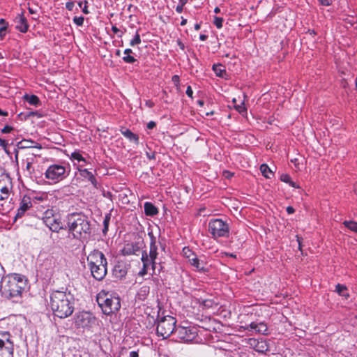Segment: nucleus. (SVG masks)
<instances>
[{"label":"nucleus","instance_id":"17","mask_svg":"<svg viewBox=\"0 0 357 357\" xmlns=\"http://www.w3.org/2000/svg\"><path fill=\"white\" fill-rule=\"evenodd\" d=\"M150 293V287L147 285L142 286L137 291L135 296L136 301H144L146 299Z\"/></svg>","mask_w":357,"mask_h":357},{"label":"nucleus","instance_id":"14","mask_svg":"<svg viewBox=\"0 0 357 357\" xmlns=\"http://www.w3.org/2000/svg\"><path fill=\"white\" fill-rule=\"evenodd\" d=\"M174 334L177 337L185 341H189L195 337V333L187 327L178 326L176 327Z\"/></svg>","mask_w":357,"mask_h":357},{"label":"nucleus","instance_id":"52","mask_svg":"<svg viewBox=\"0 0 357 357\" xmlns=\"http://www.w3.org/2000/svg\"><path fill=\"white\" fill-rule=\"evenodd\" d=\"M87 4H88V1H84V8H82V12H83L84 14H86V15L89 13V10H88Z\"/></svg>","mask_w":357,"mask_h":357},{"label":"nucleus","instance_id":"36","mask_svg":"<svg viewBox=\"0 0 357 357\" xmlns=\"http://www.w3.org/2000/svg\"><path fill=\"white\" fill-rule=\"evenodd\" d=\"M150 266H151V263H149V262L143 263V268L139 271V275L141 276H144V275H146L148 273V269Z\"/></svg>","mask_w":357,"mask_h":357},{"label":"nucleus","instance_id":"40","mask_svg":"<svg viewBox=\"0 0 357 357\" xmlns=\"http://www.w3.org/2000/svg\"><path fill=\"white\" fill-rule=\"evenodd\" d=\"M0 146L3 148L6 153H8V151L7 149L8 142L6 140L3 139L0 137Z\"/></svg>","mask_w":357,"mask_h":357},{"label":"nucleus","instance_id":"56","mask_svg":"<svg viewBox=\"0 0 357 357\" xmlns=\"http://www.w3.org/2000/svg\"><path fill=\"white\" fill-rule=\"evenodd\" d=\"M183 6H181V5H178L176 7V11L178 13H181L183 12Z\"/></svg>","mask_w":357,"mask_h":357},{"label":"nucleus","instance_id":"4","mask_svg":"<svg viewBox=\"0 0 357 357\" xmlns=\"http://www.w3.org/2000/svg\"><path fill=\"white\" fill-rule=\"evenodd\" d=\"M96 301L106 315H110L117 312L121 307L120 299L104 291L100 292L96 297Z\"/></svg>","mask_w":357,"mask_h":357},{"label":"nucleus","instance_id":"51","mask_svg":"<svg viewBox=\"0 0 357 357\" xmlns=\"http://www.w3.org/2000/svg\"><path fill=\"white\" fill-rule=\"evenodd\" d=\"M156 126V123L154 121H150L147 123V128L151 130Z\"/></svg>","mask_w":357,"mask_h":357},{"label":"nucleus","instance_id":"1","mask_svg":"<svg viewBox=\"0 0 357 357\" xmlns=\"http://www.w3.org/2000/svg\"><path fill=\"white\" fill-rule=\"evenodd\" d=\"M75 298L70 292L54 291L50 296V307L55 316L64 319L74 311Z\"/></svg>","mask_w":357,"mask_h":357},{"label":"nucleus","instance_id":"62","mask_svg":"<svg viewBox=\"0 0 357 357\" xmlns=\"http://www.w3.org/2000/svg\"><path fill=\"white\" fill-rule=\"evenodd\" d=\"M297 238H298L297 241L298 242V248L300 250H301V240H302V238L298 237V236H297Z\"/></svg>","mask_w":357,"mask_h":357},{"label":"nucleus","instance_id":"44","mask_svg":"<svg viewBox=\"0 0 357 357\" xmlns=\"http://www.w3.org/2000/svg\"><path fill=\"white\" fill-rule=\"evenodd\" d=\"M235 107L236 109L241 114L246 112V108L243 106V103L240 105H236Z\"/></svg>","mask_w":357,"mask_h":357},{"label":"nucleus","instance_id":"39","mask_svg":"<svg viewBox=\"0 0 357 357\" xmlns=\"http://www.w3.org/2000/svg\"><path fill=\"white\" fill-rule=\"evenodd\" d=\"M123 60L124 62L128 63H135L137 61L131 55H126L125 56L123 57Z\"/></svg>","mask_w":357,"mask_h":357},{"label":"nucleus","instance_id":"58","mask_svg":"<svg viewBox=\"0 0 357 357\" xmlns=\"http://www.w3.org/2000/svg\"><path fill=\"white\" fill-rule=\"evenodd\" d=\"M208 38V36L207 35H205V34H201L199 36V39L202 41H204L206 40V39Z\"/></svg>","mask_w":357,"mask_h":357},{"label":"nucleus","instance_id":"61","mask_svg":"<svg viewBox=\"0 0 357 357\" xmlns=\"http://www.w3.org/2000/svg\"><path fill=\"white\" fill-rule=\"evenodd\" d=\"M178 45H179L181 49L184 50L185 45H184V44L181 41L178 40Z\"/></svg>","mask_w":357,"mask_h":357},{"label":"nucleus","instance_id":"43","mask_svg":"<svg viewBox=\"0 0 357 357\" xmlns=\"http://www.w3.org/2000/svg\"><path fill=\"white\" fill-rule=\"evenodd\" d=\"M14 128L12 126H6L3 128L1 129L2 133H10L11 131H13Z\"/></svg>","mask_w":357,"mask_h":357},{"label":"nucleus","instance_id":"53","mask_svg":"<svg viewBox=\"0 0 357 357\" xmlns=\"http://www.w3.org/2000/svg\"><path fill=\"white\" fill-rule=\"evenodd\" d=\"M138 351H130V354H129V356L130 357H139Z\"/></svg>","mask_w":357,"mask_h":357},{"label":"nucleus","instance_id":"59","mask_svg":"<svg viewBox=\"0 0 357 357\" xmlns=\"http://www.w3.org/2000/svg\"><path fill=\"white\" fill-rule=\"evenodd\" d=\"M132 50L130 48L126 49L124 50V54L126 55H130V54H132Z\"/></svg>","mask_w":357,"mask_h":357},{"label":"nucleus","instance_id":"33","mask_svg":"<svg viewBox=\"0 0 357 357\" xmlns=\"http://www.w3.org/2000/svg\"><path fill=\"white\" fill-rule=\"evenodd\" d=\"M344 225L350 230L357 233V222L354 221H344Z\"/></svg>","mask_w":357,"mask_h":357},{"label":"nucleus","instance_id":"5","mask_svg":"<svg viewBox=\"0 0 357 357\" xmlns=\"http://www.w3.org/2000/svg\"><path fill=\"white\" fill-rule=\"evenodd\" d=\"M26 282L23 277L15 275L9 278L6 285L4 287V293L8 294L10 298H20L26 287Z\"/></svg>","mask_w":357,"mask_h":357},{"label":"nucleus","instance_id":"45","mask_svg":"<svg viewBox=\"0 0 357 357\" xmlns=\"http://www.w3.org/2000/svg\"><path fill=\"white\" fill-rule=\"evenodd\" d=\"M75 6V3L73 1H68L66 3V8L69 11H72L73 10Z\"/></svg>","mask_w":357,"mask_h":357},{"label":"nucleus","instance_id":"25","mask_svg":"<svg viewBox=\"0 0 357 357\" xmlns=\"http://www.w3.org/2000/svg\"><path fill=\"white\" fill-rule=\"evenodd\" d=\"M212 68L218 77L223 78L227 74L225 69L222 68L221 64H214Z\"/></svg>","mask_w":357,"mask_h":357},{"label":"nucleus","instance_id":"60","mask_svg":"<svg viewBox=\"0 0 357 357\" xmlns=\"http://www.w3.org/2000/svg\"><path fill=\"white\" fill-rule=\"evenodd\" d=\"M291 186L298 188L299 186L296 185V183L291 180V182L289 183Z\"/></svg>","mask_w":357,"mask_h":357},{"label":"nucleus","instance_id":"50","mask_svg":"<svg viewBox=\"0 0 357 357\" xmlns=\"http://www.w3.org/2000/svg\"><path fill=\"white\" fill-rule=\"evenodd\" d=\"M234 175L233 173L230 172L229 171H224L223 172V176L227 178H230Z\"/></svg>","mask_w":357,"mask_h":357},{"label":"nucleus","instance_id":"42","mask_svg":"<svg viewBox=\"0 0 357 357\" xmlns=\"http://www.w3.org/2000/svg\"><path fill=\"white\" fill-rule=\"evenodd\" d=\"M148 235L149 236L150 240H151L150 245H157L156 244L157 243L156 238L153 235V232L152 231L149 232Z\"/></svg>","mask_w":357,"mask_h":357},{"label":"nucleus","instance_id":"28","mask_svg":"<svg viewBox=\"0 0 357 357\" xmlns=\"http://www.w3.org/2000/svg\"><path fill=\"white\" fill-rule=\"evenodd\" d=\"M257 332L262 335H268V327L264 322H259L257 324Z\"/></svg>","mask_w":357,"mask_h":357},{"label":"nucleus","instance_id":"8","mask_svg":"<svg viewBox=\"0 0 357 357\" xmlns=\"http://www.w3.org/2000/svg\"><path fill=\"white\" fill-rule=\"evenodd\" d=\"M208 231L215 238L227 237L229 234L228 224L221 219H214L208 222Z\"/></svg>","mask_w":357,"mask_h":357},{"label":"nucleus","instance_id":"22","mask_svg":"<svg viewBox=\"0 0 357 357\" xmlns=\"http://www.w3.org/2000/svg\"><path fill=\"white\" fill-rule=\"evenodd\" d=\"M121 134L128 139L130 142H134L136 144H139V137L133 133L130 130L126 129V130H121Z\"/></svg>","mask_w":357,"mask_h":357},{"label":"nucleus","instance_id":"9","mask_svg":"<svg viewBox=\"0 0 357 357\" xmlns=\"http://www.w3.org/2000/svg\"><path fill=\"white\" fill-rule=\"evenodd\" d=\"M45 178L54 181V183L59 182L65 178L68 174L65 167L61 165H52L45 172Z\"/></svg>","mask_w":357,"mask_h":357},{"label":"nucleus","instance_id":"32","mask_svg":"<svg viewBox=\"0 0 357 357\" xmlns=\"http://www.w3.org/2000/svg\"><path fill=\"white\" fill-rule=\"evenodd\" d=\"M8 28V23L5 20H0V38L2 39L3 37L6 35V31Z\"/></svg>","mask_w":357,"mask_h":357},{"label":"nucleus","instance_id":"35","mask_svg":"<svg viewBox=\"0 0 357 357\" xmlns=\"http://www.w3.org/2000/svg\"><path fill=\"white\" fill-rule=\"evenodd\" d=\"M223 18L218 16H214L213 24L218 29L222 27Z\"/></svg>","mask_w":357,"mask_h":357},{"label":"nucleus","instance_id":"49","mask_svg":"<svg viewBox=\"0 0 357 357\" xmlns=\"http://www.w3.org/2000/svg\"><path fill=\"white\" fill-rule=\"evenodd\" d=\"M185 93H186V94H187V96H189V97H190V98H192V97L193 91H192V88H191V86H188L187 87L186 92H185Z\"/></svg>","mask_w":357,"mask_h":357},{"label":"nucleus","instance_id":"23","mask_svg":"<svg viewBox=\"0 0 357 357\" xmlns=\"http://www.w3.org/2000/svg\"><path fill=\"white\" fill-rule=\"evenodd\" d=\"M141 260H142V263H144V262L151 263L153 274H155V268H156L157 263H156V261L151 260V259L149 257V254L148 255L146 250L142 251Z\"/></svg>","mask_w":357,"mask_h":357},{"label":"nucleus","instance_id":"30","mask_svg":"<svg viewBox=\"0 0 357 357\" xmlns=\"http://www.w3.org/2000/svg\"><path fill=\"white\" fill-rule=\"evenodd\" d=\"M201 305L204 308L209 309L216 306L217 303L212 299H205L202 301Z\"/></svg>","mask_w":357,"mask_h":357},{"label":"nucleus","instance_id":"34","mask_svg":"<svg viewBox=\"0 0 357 357\" xmlns=\"http://www.w3.org/2000/svg\"><path fill=\"white\" fill-rule=\"evenodd\" d=\"M70 158L73 160H77L78 162H83L86 163V160L82 155L77 151L72 153Z\"/></svg>","mask_w":357,"mask_h":357},{"label":"nucleus","instance_id":"6","mask_svg":"<svg viewBox=\"0 0 357 357\" xmlns=\"http://www.w3.org/2000/svg\"><path fill=\"white\" fill-rule=\"evenodd\" d=\"M176 321L174 317L167 316L162 317L157 325V334L164 339L169 337L172 333H175Z\"/></svg>","mask_w":357,"mask_h":357},{"label":"nucleus","instance_id":"46","mask_svg":"<svg viewBox=\"0 0 357 357\" xmlns=\"http://www.w3.org/2000/svg\"><path fill=\"white\" fill-rule=\"evenodd\" d=\"M257 324L258 323H255V322H252L248 327H247V329L248 330H254L257 332Z\"/></svg>","mask_w":357,"mask_h":357},{"label":"nucleus","instance_id":"63","mask_svg":"<svg viewBox=\"0 0 357 357\" xmlns=\"http://www.w3.org/2000/svg\"><path fill=\"white\" fill-rule=\"evenodd\" d=\"M188 0H179V5L184 6L187 3Z\"/></svg>","mask_w":357,"mask_h":357},{"label":"nucleus","instance_id":"64","mask_svg":"<svg viewBox=\"0 0 357 357\" xmlns=\"http://www.w3.org/2000/svg\"><path fill=\"white\" fill-rule=\"evenodd\" d=\"M182 18V20H181V26H184L187 24V20L186 19H184L183 17H181Z\"/></svg>","mask_w":357,"mask_h":357},{"label":"nucleus","instance_id":"18","mask_svg":"<svg viewBox=\"0 0 357 357\" xmlns=\"http://www.w3.org/2000/svg\"><path fill=\"white\" fill-rule=\"evenodd\" d=\"M78 170H79V174L82 177L88 179V181H90L91 183V184L95 188H97L98 183H97L96 178H95L94 175L91 172H89L86 169L79 168Z\"/></svg>","mask_w":357,"mask_h":357},{"label":"nucleus","instance_id":"20","mask_svg":"<svg viewBox=\"0 0 357 357\" xmlns=\"http://www.w3.org/2000/svg\"><path fill=\"white\" fill-rule=\"evenodd\" d=\"M18 149L37 148L41 149V145L31 140H22L17 145Z\"/></svg>","mask_w":357,"mask_h":357},{"label":"nucleus","instance_id":"48","mask_svg":"<svg viewBox=\"0 0 357 357\" xmlns=\"http://www.w3.org/2000/svg\"><path fill=\"white\" fill-rule=\"evenodd\" d=\"M146 155L147 158L150 160L155 159V151L151 152V153L146 152Z\"/></svg>","mask_w":357,"mask_h":357},{"label":"nucleus","instance_id":"15","mask_svg":"<svg viewBox=\"0 0 357 357\" xmlns=\"http://www.w3.org/2000/svg\"><path fill=\"white\" fill-rule=\"evenodd\" d=\"M32 206L30 198L28 197H24L21 203L20 206L17 210V214L15 215V219L21 218L24 213Z\"/></svg>","mask_w":357,"mask_h":357},{"label":"nucleus","instance_id":"10","mask_svg":"<svg viewBox=\"0 0 357 357\" xmlns=\"http://www.w3.org/2000/svg\"><path fill=\"white\" fill-rule=\"evenodd\" d=\"M43 223L49 227L52 232L58 233L60 230L66 229L67 227L63 225L61 221L52 215V212L47 211L45 215L42 218Z\"/></svg>","mask_w":357,"mask_h":357},{"label":"nucleus","instance_id":"26","mask_svg":"<svg viewBox=\"0 0 357 357\" xmlns=\"http://www.w3.org/2000/svg\"><path fill=\"white\" fill-rule=\"evenodd\" d=\"M260 171L264 176H265L267 178H270L271 176L269 174L273 175V173L272 170L270 169V167L266 164H262L260 166Z\"/></svg>","mask_w":357,"mask_h":357},{"label":"nucleus","instance_id":"13","mask_svg":"<svg viewBox=\"0 0 357 357\" xmlns=\"http://www.w3.org/2000/svg\"><path fill=\"white\" fill-rule=\"evenodd\" d=\"M192 255L193 256L192 258H190V255L187 256L190 264L196 268L198 271L204 273H208L209 271V267L207 266V263L198 259L194 254Z\"/></svg>","mask_w":357,"mask_h":357},{"label":"nucleus","instance_id":"2","mask_svg":"<svg viewBox=\"0 0 357 357\" xmlns=\"http://www.w3.org/2000/svg\"><path fill=\"white\" fill-rule=\"evenodd\" d=\"M69 233L74 238H87L91 233L90 221L83 213H71L67 216V226Z\"/></svg>","mask_w":357,"mask_h":357},{"label":"nucleus","instance_id":"19","mask_svg":"<svg viewBox=\"0 0 357 357\" xmlns=\"http://www.w3.org/2000/svg\"><path fill=\"white\" fill-rule=\"evenodd\" d=\"M144 208V213L147 216L153 217L158 213V209L151 202H145Z\"/></svg>","mask_w":357,"mask_h":357},{"label":"nucleus","instance_id":"21","mask_svg":"<svg viewBox=\"0 0 357 357\" xmlns=\"http://www.w3.org/2000/svg\"><path fill=\"white\" fill-rule=\"evenodd\" d=\"M114 274L116 278L122 279L125 278L127 274V268L123 264H119L114 266Z\"/></svg>","mask_w":357,"mask_h":357},{"label":"nucleus","instance_id":"27","mask_svg":"<svg viewBox=\"0 0 357 357\" xmlns=\"http://www.w3.org/2000/svg\"><path fill=\"white\" fill-rule=\"evenodd\" d=\"M158 255V245H150L149 257L151 259V260L155 261Z\"/></svg>","mask_w":357,"mask_h":357},{"label":"nucleus","instance_id":"29","mask_svg":"<svg viewBox=\"0 0 357 357\" xmlns=\"http://www.w3.org/2000/svg\"><path fill=\"white\" fill-rule=\"evenodd\" d=\"M335 291L342 296H344L346 298L349 296V294L346 292L347 287L344 285L337 284L336 285Z\"/></svg>","mask_w":357,"mask_h":357},{"label":"nucleus","instance_id":"16","mask_svg":"<svg viewBox=\"0 0 357 357\" xmlns=\"http://www.w3.org/2000/svg\"><path fill=\"white\" fill-rule=\"evenodd\" d=\"M17 23L16 29L22 33H26L28 31L29 25L26 17L23 13L18 15L15 18Z\"/></svg>","mask_w":357,"mask_h":357},{"label":"nucleus","instance_id":"24","mask_svg":"<svg viewBox=\"0 0 357 357\" xmlns=\"http://www.w3.org/2000/svg\"><path fill=\"white\" fill-rule=\"evenodd\" d=\"M24 99L31 105L38 106L41 104L38 97L36 95L25 94Z\"/></svg>","mask_w":357,"mask_h":357},{"label":"nucleus","instance_id":"38","mask_svg":"<svg viewBox=\"0 0 357 357\" xmlns=\"http://www.w3.org/2000/svg\"><path fill=\"white\" fill-rule=\"evenodd\" d=\"M84 21V17L82 16H79V17L75 16L73 18L74 23L79 26H81L83 25Z\"/></svg>","mask_w":357,"mask_h":357},{"label":"nucleus","instance_id":"12","mask_svg":"<svg viewBox=\"0 0 357 357\" xmlns=\"http://www.w3.org/2000/svg\"><path fill=\"white\" fill-rule=\"evenodd\" d=\"M143 243V239L140 237H138L135 242H132L125 245L121 250V252L123 255H137V252L140 250Z\"/></svg>","mask_w":357,"mask_h":357},{"label":"nucleus","instance_id":"47","mask_svg":"<svg viewBox=\"0 0 357 357\" xmlns=\"http://www.w3.org/2000/svg\"><path fill=\"white\" fill-rule=\"evenodd\" d=\"M320 3L325 6H328L332 3V0H318Z\"/></svg>","mask_w":357,"mask_h":357},{"label":"nucleus","instance_id":"37","mask_svg":"<svg viewBox=\"0 0 357 357\" xmlns=\"http://www.w3.org/2000/svg\"><path fill=\"white\" fill-rule=\"evenodd\" d=\"M141 43V38H140V36L139 34L138 33V32L136 33L135 37L133 38V39H132L130 42V45L131 46H135L136 45H138Z\"/></svg>","mask_w":357,"mask_h":357},{"label":"nucleus","instance_id":"54","mask_svg":"<svg viewBox=\"0 0 357 357\" xmlns=\"http://www.w3.org/2000/svg\"><path fill=\"white\" fill-rule=\"evenodd\" d=\"M287 212L289 214H293L295 212V209L292 206H287Z\"/></svg>","mask_w":357,"mask_h":357},{"label":"nucleus","instance_id":"55","mask_svg":"<svg viewBox=\"0 0 357 357\" xmlns=\"http://www.w3.org/2000/svg\"><path fill=\"white\" fill-rule=\"evenodd\" d=\"M172 81L177 85L179 83V77L178 75H174L172 77Z\"/></svg>","mask_w":357,"mask_h":357},{"label":"nucleus","instance_id":"57","mask_svg":"<svg viewBox=\"0 0 357 357\" xmlns=\"http://www.w3.org/2000/svg\"><path fill=\"white\" fill-rule=\"evenodd\" d=\"M112 31H113L114 33H116V34L119 32H120V30L116 26H112Z\"/></svg>","mask_w":357,"mask_h":357},{"label":"nucleus","instance_id":"41","mask_svg":"<svg viewBox=\"0 0 357 357\" xmlns=\"http://www.w3.org/2000/svg\"><path fill=\"white\" fill-rule=\"evenodd\" d=\"M280 180L282 182L289 183L291 182V179L290 178L289 175L283 174L280 176Z\"/></svg>","mask_w":357,"mask_h":357},{"label":"nucleus","instance_id":"31","mask_svg":"<svg viewBox=\"0 0 357 357\" xmlns=\"http://www.w3.org/2000/svg\"><path fill=\"white\" fill-rule=\"evenodd\" d=\"M111 219V213H107L105 216L104 221H103V229H102V233L104 234H106L108 231L109 224Z\"/></svg>","mask_w":357,"mask_h":357},{"label":"nucleus","instance_id":"11","mask_svg":"<svg viewBox=\"0 0 357 357\" xmlns=\"http://www.w3.org/2000/svg\"><path fill=\"white\" fill-rule=\"evenodd\" d=\"M13 343L9 338H0V357H13Z\"/></svg>","mask_w":357,"mask_h":357},{"label":"nucleus","instance_id":"7","mask_svg":"<svg viewBox=\"0 0 357 357\" xmlns=\"http://www.w3.org/2000/svg\"><path fill=\"white\" fill-rule=\"evenodd\" d=\"M75 324L77 328L93 331V328L98 326V321L92 313L84 311L76 314Z\"/></svg>","mask_w":357,"mask_h":357},{"label":"nucleus","instance_id":"3","mask_svg":"<svg viewBox=\"0 0 357 357\" xmlns=\"http://www.w3.org/2000/svg\"><path fill=\"white\" fill-rule=\"evenodd\" d=\"M86 260L93 278L98 281L102 280L107 273V260L105 255L101 251L94 250Z\"/></svg>","mask_w":357,"mask_h":357}]
</instances>
